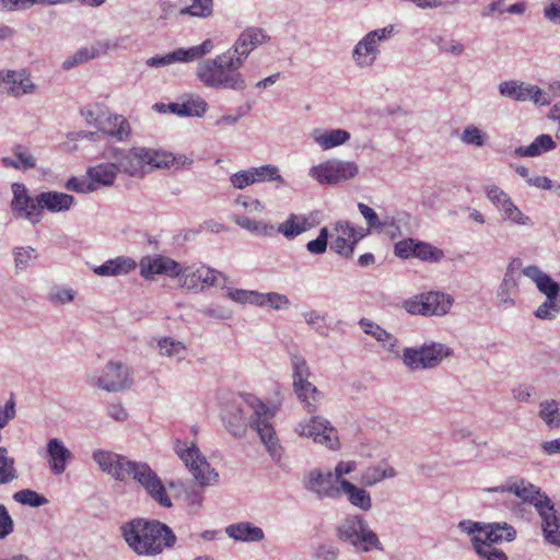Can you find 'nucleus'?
Instances as JSON below:
<instances>
[{
  "label": "nucleus",
  "mask_w": 560,
  "mask_h": 560,
  "mask_svg": "<svg viewBox=\"0 0 560 560\" xmlns=\"http://www.w3.org/2000/svg\"><path fill=\"white\" fill-rule=\"evenodd\" d=\"M93 460L102 471L110 475L118 481L133 480L145 493L163 508H171L172 501L158 474L147 464L136 462L126 456L105 451L95 450L92 453Z\"/></svg>",
  "instance_id": "nucleus-1"
},
{
  "label": "nucleus",
  "mask_w": 560,
  "mask_h": 560,
  "mask_svg": "<svg viewBox=\"0 0 560 560\" xmlns=\"http://www.w3.org/2000/svg\"><path fill=\"white\" fill-rule=\"evenodd\" d=\"M127 545L140 556H156L176 542L173 530L155 520L135 518L120 527Z\"/></svg>",
  "instance_id": "nucleus-2"
},
{
  "label": "nucleus",
  "mask_w": 560,
  "mask_h": 560,
  "mask_svg": "<svg viewBox=\"0 0 560 560\" xmlns=\"http://www.w3.org/2000/svg\"><path fill=\"white\" fill-rule=\"evenodd\" d=\"M13 199L11 209L16 218L25 219L32 224L38 223L43 218V210L63 212L74 203L71 195L59 191H43L32 197L25 185L12 184Z\"/></svg>",
  "instance_id": "nucleus-3"
},
{
  "label": "nucleus",
  "mask_w": 560,
  "mask_h": 560,
  "mask_svg": "<svg viewBox=\"0 0 560 560\" xmlns=\"http://www.w3.org/2000/svg\"><path fill=\"white\" fill-rule=\"evenodd\" d=\"M244 62L232 50L198 63L197 78L208 88L244 91L246 81L240 69Z\"/></svg>",
  "instance_id": "nucleus-4"
},
{
  "label": "nucleus",
  "mask_w": 560,
  "mask_h": 560,
  "mask_svg": "<svg viewBox=\"0 0 560 560\" xmlns=\"http://www.w3.org/2000/svg\"><path fill=\"white\" fill-rule=\"evenodd\" d=\"M337 537L359 552L383 550L377 535L370 528L362 515H348L336 528Z\"/></svg>",
  "instance_id": "nucleus-5"
},
{
  "label": "nucleus",
  "mask_w": 560,
  "mask_h": 560,
  "mask_svg": "<svg viewBox=\"0 0 560 560\" xmlns=\"http://www.w3.org/2000/svg\"><path fill=\"white\" fill-rule=\"evenodd\" d=\"M452 353L453 350L450 347L432 341L420 347L405 348L401 361L411 371L429 370L439 366Z\"/></svg>",
  "instance_id": "nucleus-6"
},
{
  "label": "nucleus",
  "mask_w": 560,
  "mask_h": 560,
  "mask_svg": "<svg viewBox=\"0 0 560 560\" xmlns=\"http://www.w3.org/2000/svg\"><path fill=\"white\" fill-rule=\"evenodd\" d=\"M112 159L117 164L118 172L129 176L143 177L148 170L155 168V150L152 149L114 150Z\"/></svg>",
  "instance_id": "nucleus-7"
},
{
  "label": "nucleus",
  "mask_w": 560,
  "mask_h": 560,
  "mask_svg": "<svg viewBox=\"0 0 560 560\" xmlns=\"http://www.w3.org/2000/svg\"><path fill=\"white\" fill-rule=\"evenodd\" d=\"M175 451L201 487L212 486L218 482L219 474L211 467L206 457L201 455L195 444L187 447L186 444L177 441Z\"/></svg>",
  "instance_id": "nucleus-8"
},
{
  "label": "nucleus",
  "mask_w": 560,
  "mask_h": 560,
  "mask_svg": "<svg viewBox=\"0 0 560 560\" xmlns=\"http://www.w3.org/2000/svg\"><path fill=\"white\" fill-rule=\"evenodd\" d=\"M252 415L249 417V427L253 428L265 444L270 456L276 459L281 456V446L279 445L276 431L269 422L272 413L269 408L260 400H254L250 404Z\"/></svg>",
  "instance_id": "nucleus-9"
},
{
  "label": "nucleus",
  "mask_w": 560,
  "mask_h": 560,
  "mask_svg": "<svg viewBox=\"0 0 560 560\" xmlns=\"http://www.w3.org/2000/svg\"><path fill=\"white\" fill-rule=\"evenodd\" d=\"M393 34V25L369 32L357 43L352 50V59L355 66L359 68L372 67L380 54L378 44L387 40Z\"/></svg>",
  "instance_id": "nucleus-10"
},
{
  "label": "nucleus",
  "mask_w": 560,
  "mask_h": 560,
  "mask_svg": "<svg viewBox=\"0 0 560 560\" xmlns=\"http://www.w3.org/2000/svg\"><path fill=\"white\" fill-rule=\"evenodd\" d=\"M359 172L354 162L328 160L310 170V176L320 184L335 185L353 178Z\"/></svg>",
  "instance_id": "nucleus-11"
},
{
  "label": "nucleus",
  "mask_w": 560,
  "mask_h": 560,
  "mask_svg": "<svg viewBox=\"0 0 560 560\" xmlns=\"http://www.w3.org/2000/svg\"><path fill=\"white\" fill-rule=\"evenodd\" d=\"M295 432L299 435L311 438L314 442L323 444L330 450H335L339 444L336 429L328 420L319 416L299 422L295 427Z\"/></svg>",
  "instance_id": "nucleus-12"
},
{
  "label": "nucleus",
  "mask_w": 560,
  "mask_h": 560,
  "mask_svg": "<svg viewBox=\"0 0 560 560\" xmlns=\"http://www.w3.org/2000/svg\"><path fill=\"white\" fill-rule=\"evenodd\" d=\"M91 384L98 388L116 393L132 385L129 368L120 362H108L100 376L91 377Z\"/></svg>",
  "instance_id": "nucleus-13"
},
{
  "label": "nucleus",
  "mask_w": 560,
  "mask_h": 560,
  "mask_svg": "<svg viewBox=\"0 0 560 560\" xmlns=\"http://www.w3.org/2000/svg\"><path fill=\"white\" fill-rule=\"evenodd\" d=\"M303 486L319 500H336L341 495V487L337 485L330 471L323 472L319 469L310 470L304 476Z\"/></svg>",
  "instance_id": "nucleus-14"
},
{
  "label": "nucleus",
  "mask_w": 560,
  "mask_h": 560,
  "mask_svg": "<svg viewBox=\"0 0 560 560\" xmlns=\"http://www.w3.org/2000/svg\"><path fill=\"white\" fill-rule=\"evenodd\" d=\"M212 48V40L206 39L202 44L198 46H192L189 48H178L164 56L151 57L145 61V65L149 67L158 68L168 66L174 62H190L203 57L205 55L210 52Z\"/></svg>",
  "instance_id": "nucleus-15"
},
{
  "label": "nucleus",
  "mask_w": 560,
  "mask_h": 560,
  "mask_svg": "<svg viewBox=\"0 0 560 560\" xmlns=\"http://www.w3.org/2000/svg\"><path fill=\"white\" fill-rule=\"evenodd\" d=\"M453 304V298L442 292L421 294L418 300L407 303L408 312L422 315H444Z\"/></svg>",
  "instance_id": "nucleus-16"
},
{
  "label": "nucleus",
  "mask_w": 560,
  "mask_h": 560,
  "mask_svg": "<svg viewBox=\"0 0 560 560\" xmlns=\"http://www.w3.org/2000/svg\"><path fill=\"white\" fill-rule=\"evenodd\" d=\"M257 400L255 397L247 395L244 397L243 404H234L223 416V421L231 434L234 436H243L249 425V417L252 415V401Z\"/></svg>",
  "instance_id": "nucleus-17"
},
{
  "label": "nucleus",
  "mask_w": 560,
  "mask_h": 560,
  "mask_svg": "<svg viewBox=\"0 0 560 560\" xmlns=\"http://www.w3.org/2000/svg\"><path fill=\"white\" fill-rule=\"evenodd\" d=\"M34 90L35 84L25 71H0V94L20 97L32 93Z\"/></svg>",
  "instance_id": "nucleus-18"
},
{
  "label": "nucleus",
  "mask_w": 560,
  "mask_h": 560,
  "mask_svg": "<svg viewBox=\"0 0 560 560\" xmlns=\"http://www.w3.org/2000/svg\"><path fill=\"white\" fill-rule=\"evenodd\" d=\"M269 40L270 36L264 28L250 26L240 34L233 47L229 50H232V52L244 62L254 49Z\"/></svg>",
  "instance_id": "nucleus-19"
},
{
  "label": "nucleus",
  "mask_w": 560,
  "mask_h": 560,
  "mask_svg": "<svg viewBox=\"0 0 560 560\" xmlns=\"http://www.w3.org/2000/svg\"><path fill=\"white\" fill-rule=\"evenodd\" d=\"M141 276L149 279L155 275H165L172 278L179 277L182 266L174 259L161 255L147 256L140 260Z\"/></svg>",
  "instance_id": "nucleus-20"
},
{
  "label": "nucleus",
  "mask_w": 560,
  "mask_h": 560,
  "mask_svg": "<svg viewBox=\"0 0 560 560\" xmlns=\"http://www.w3.org/2000/svg\"><path fill=\"white\" fill-rule=\"evenodd\" d=\"M160 112H165V107L175 115L184 117H202L208 109L207 102L199 95H189L182 102L170 103L168 105L155 104Z\"/></svg>",
  "instance_id": "nucleus-21"
},
{
  "label": "nucleus",
  "mask_w": 560,
  "mask_h": 560,
  "mask_svg": "<svg viewBox=\"0 0 560 560\" xmlns=\"http://www.w3.org/2000/svg\"><path fill=\"white\" fill-rule=\"evenodd\" d=\"M488 492H513L516 497L522 499L524 502H529L535 505V502L546 497L540 494L539 489L534 485L525 481L524 479L510 480L506 485H502L494 488L485 489Z\"/></svg>",
  "instance_id": "nucleus-22"
},
{
  "label": "nucleus",
  "mask_w": 560,
  "mask_h": 560,
  "mask_svg": "<svg viewBox=\"0 0 560 560\" xmlns=\"http://www.w3.org/2000/svg\"><path fill=\"white\" fill-rule=\"evenodd\" d=\"M47 455L49 468L55 475H61L66 470L68 462L73 457L63 442L57 438L48 441Z\"/></svg>",
  "instance_id": "nucleus-23"
},
{
  "label": "nucleus",
  "mask_w": 560,
  "mask_h": 560,
  "mask_svg": "<svg viewBox=\"0 0 560 560\" xmlns=\"http://www.w3.org/2000/svg\"><path fill=\"white\" fill-rule=\"evenodd\" d=\"M535 508L542 520L545 539L552 538L560 528V518L557 516L553 503L548 497H542L535 502Z\"/></svg>",
  "instance_id": "nucleus-24"
},
{
  "label": "nucleus",
  "mask_w": 560,
  "mask_h": 560,
  "mask_svg": "<svg viewBox=\"0 0 560 560\" xmlns=\"http://www.w3.org/2000/svg\"><path fill=\"white\" fill-rule=\"evenodd\" d=\"M516 537V529L505 522H492L486 523L483 529V537L481 541L485 546H491L494 544H501L503 541H513Z\"/></svg>",
  "instance_id": "nucleus-25"
},
{
  "label": "nucleus",
  "mask_w": 560,
  "mask_h": 560,
  "mask_svg": "<svg viewBox=\"0 0 560 560\" xmlns=\"http://www.w3.org/2000/svg\"><path fill=\"white\" fill-rule=\"evenodd\" d=\"M97 130L119 141L127 139L131 132L130 125L124 116L110 114L108 110Z\"/></svg>",
  "instance_id": "nucleus-26"
},
{
  "label": "nucleus",
  "mask_w": 560,
  "mask_h": 560,
  "mask_svg": "<svg viewBox=\"0 0 560 560\" xmlns=\"http://www.w3.org/2000/svg\"><path fill=\"white\" fill-rule=\"evenodd\" d=\"M523 273L535 282L539 292L545 294L546 298L560 296V283L542 272L537 266L530 265L525 267Z\"/></svg>",
  "instance_id": "nucleus-27"
},
{
  "label": "nucleus",
  "mask_w": 560,
  "mask_h": 560,
  "mask_svg": "<svg viewBox=\"0 0 560 560\" xmlns=\"http://www.w3.org/2000/svg\"><path fill=\"white\" fill-rule=\"evenodd\" d=\"M225 533L230 538L245 542H258L265 538L264 530L249 522L231 524Z\"/></svg>",
  "instance_id": "nucleus-28"
},
{
  "label": "nucleus",
  "mask_w": 560,
  "mask_h": 560,
  "mask_svg": "<svg viewBox=\"0 0 560 560\" xmlns=\"http://www.w3.org/2000/svg\"><path fill=\"white\" fill-rule=\"evenodd\" d=\"M117 173L118 168L114 160L110 163H101L89 167L86 171L90 183L94 184L95 191L103 186H112Z\"/></svg>",
  "instance_id": "nucleus-29"
},
{
  "label": "nucleus",
  "mask_w": 560,
  "mask_h": 560,
  "mask_svg": "<svg viewBox=\"0 0 560 560\" xmlns=\"http://www.w3.org/2000/svg\"><path fill=\"white\" fill-rule=\"evenodd\" d=\"M136 267V261L130 257L118 256L114 259L106 260L101 266L94 267L93 271L101 277H116L127 275Z\"/></svg>",
  "instance_id": "nucleus-30"
},
{
  "label": "nucleus",
  "mask_w": 560,
  "mask_h": 560,
  "mask_svg": "<svg viewBox=\"0 0 560 560\" xmlns=\"http://www.w3.org/2000/svg\"><path fill=\"white\" fill-rule=\"evenodd\" d=\"M397 476L395 468L387 460H381L374 466L366 467L362 474L360 481L365 487H374L385 479H392Z\"/></svg>",
  "instance_id": "nucleus-31"
},
{
  "label": "nucleus",
  "mask_w": 560,
  "mask_h": 560,
  "mask_svg": "<svg viewBox=\"0 0 560 560\" xmlns=\"http://www.w3.org/2000/svg\"><path fill=\"white\" fill-rule=\"evenodd\" d=\"M360 327L366 335L374 337L390 353L397 354L398 340L392 334L383 329L376 323L362 318L359 322Z\"/></svg>",
  "instance_id": "nucleus-32"
},
{
  "label": "nucleus",
  "mask_w": 560,
  "mask_h": 560,
  "mask_svg": "<svg viewBox=\"0 0 560 560\" xmlns=\"http://www.w3.org/2000/svg\"><path fill=\"white\" fill-rule=\"evenodd\" d=\"M311 137L323 150H328L346 143L350 139V133L343 129H314Z\"/></svg>",
  "instance_id": "nucleus-33"
},
{
  "label": "nucleus",
  "mask_w": 560,
  "mask_h": 560,
  "mask_svg": "<svg viewBox=\"0 0 560 560\" xmlns=\"http://www.w3.org/2000/svg\"><path fill=\"white\" fill-rule=\"evenodd\" d=\"M340 487L352 506L364 512L372 509V498L364 488L357 487L349 480H340Z\"/></svg>",
  "instance_id": "nucleus-34"
},
{
  "label": "nucleus",
  "mask_w": 560,
  "mask_h": 560,
  "mask_svg": "<svg viewBox=\"0 0 560 560\" xmlns=\"http://www.w3.org/2000/svg\"><path fill=\"white\" fill-rule=\"evenodd\" d=\"M294 393L308 412L317 409V404L323 399V394L308 380L293 384Z\"/></svg>",
  "instance_id": "nucleus-35"
},
{
  "label": "nucleus",
  "mask_w": 560,
  "mask_h": 560,
  "mask_svg": "<svg viewBox=\"0 0 560 560\" xmlns=\"http://www.w3.org/2000/svg\"><path fill=\"white\" fill-rule=\"evenodd\" d=\"M313 224L304 215L291 213L289 218L278 225L277 232L285 238L292 240L312 229Z\"/></svg>",
  "instance_id": "nucleus-36"
},
{
  "label": "nucleus",
  "mask_w": 560,
  "mask_h": 560,
  "mask_svg": "<svg viewBox=\"0 0 560 560\" xmlns=\"http://www.w3.org/2000/svg\"><path fill=\"white\" fill-rule=\"evenodd\" d=\"M556 148V142L549 135L538 136L529 145L518 147L515 149L517 156H538L549 152Z\"/></svg>",
  "instance_id": "nucleus-37"
},
{
  "label": "nucleus",
  "mask_w": 560,
  "mask_h": 560,
  "mask_svg": "<svg viewBox=\"0 0 560 560\" xmlns=\"http://www.w3.org/2000/svg\"><path fill=\"white\" fill-rule=\"evenodd\" d=\"M15 159L4 156L1 159L3 166L15 170H31L36 166L35 158L28 153V150L22 145L13 148Z\"/></svg>",
  "instance_id": "nucleus-38"
},
{
  "label": "nucleus",
  "mask_w": 560,
  "mask_h": 560,
  "mask_svg": "<svg viewBox=\"0 0 560 560\" xmlns=\"http://www.w3.org/2000/svg\"><path fill=\"white\" fill-rule=\"evenodd\" d=\"M517 280V277H510V275H504V278L497 292L498 306L500 308L506 310L514 306L515 302L512 299V295L516 293Z\"/></svg>",
  "instance_id": "nucleus-39"
},
{
  "label": "nucleus",
  "mask_w": 560,
  "mask_h": 560,
  "mask_svg": "<svg viewBox=\"0 0 560 560\" xmlns=\"http://www.w3.org/2000/svg\"><path fill=\"white\" fill-rule=\"evenodd\" d=\"M194 161L183 154H173L166 151H155V168H190Z\"/></svg>",
  "instance_id": "nucleus-40"
},
{
  "label": "nucleus",
  "mask_w": 560,
  "mask_h": 560,
  "mask_svg": "<svg viewBox=\"0 0 560 560\" xmlns=\"http://www.w3.org/2000/svg\"><path fill=\"white\" fill-rule=\"evenodd\" d=\"M539 418L551 429L560 427L559 402L557 400H544L539 405Z\"/></svg>",
  "instance_id": "nucleus-41"
},
{
  "label": "nucleus",
  "mask_w": 560,
  "mask_h": 560,
  "mask_svg": "<svg viewBox=\"0 0 560 560\" xmlns=\"http://www.w3.org/2000/svg\"><path fill=\"white\" fill-rule=\"evenodd\" d=\"M358 209L362 217L365 219L369 230L384 232L387 226H396L394 220L386 219L382 221L377 213L363 202L358 203Z\"/></svg>",
  "instance_id": "nucleus-42"
},
{
  "label": "nucleus",
  "mask_w": 560,
  "mask_h": 560,
  "mask_svg": "<svg viewBox=\"0 0 560 560\" xmlns=\"http://www.w3.org/2000/svg\"><path fill=\"white\" fill-rule=\"evenodd\" d=\"M249 170L254 184L264 182H277L279 184H284V179L280 175L279 168L275 165L266 164L258 167H250Z\"/></svg>",
  "instance_id": "nucleus-43"
},
{
  "label": "nucleus",
  "mask_w": 560,
  "mask_h": 560,
  "mask_svg": "<svg viewBox=\"0 0 560 560\" xmlns=\"http://www.w3.org/2000/svg\"><path fill=\"white\" fill-rule=\"evenodd\" d=\"M202 278V266L194 267L188 266L182 268V272L179 275V282L183 288L188 290H202L203 285H201Z\"/></svg>",
  "instance_id": "nucleus-44"
},
{
  "label": "nucleus",
  "mask_w": 560,
  "mask_h": 560,
  "mask_svg": "<svg viewBox=\"0 0 560 560\" xmlns=\"http://www.w3.org/2000/svg\"><path fill=\"white\" fill-rule=\"evenodd\" d=\"M18 478L14 458L8 456L5 447H0V485H7Z\"/></svg>",
  "instance_id": "nucleus-45"
},
{
  "label": "nucleus",
  "mask_w": 560,
  "mask_h": 560,
  "mask_svg": "<svg viewBox=\"0 0 560 560\" xmlns=\"http://www.w3.org/2000/svg\"><path fill=\"white\" fill-rule=\"evenodd\" d=\"M101 50L94 46L80 48L73 56L62 62L63 70H70L73 67L98 57Z\"/></svg>",
  "instance_id": "nucleus-46"
},
{
  "label": "nucleus",
  "mask_w": 560,
  "mask_h": 560,
  "mask_svg": "<svg viewBox=\"0 0 560 560\" xmlns=\"http://www.w3.org/2000/svg\"><path fill=\"white\" fill-rule=\"evenodd\" d=\"M471 544L475 551L483 559V560H508L506 555L491 546H485L481 541V536L475 535L471 538Z\"/></svg>",
  "instance_id": "nucleus-47"
},
{
  "label": "nucleus",
  "mask_w": 560,
  "mask_h": 560,
  "mask_svg": "<svg viewBox=\"0 0 560 560\" xmlns=\"http://www.w3.org/2000/svg\"><path fill=\"white\" fill-rule=\"evenodd\" d=\"M443 250L429 243L416 241L415 256L423 261L436 262L443 258Z\"/></svg>",
  "instance_id": "nucleus-48"
},
{
  "label": "nucleus",
  "mask_w": 560,
  "mask_h": 560,
  "mask_svg": "<svg viewBox=\"0 0 560 560\" xmlns=\"http://www.w3.org/2000/svg\"><path fill=\"white\" fill-rule=\"evenodd\" d=\"M235 223L238 226L252 233H256L264 236L270 235L275 231L273 225L268 224L264 221L253 220L247 217H236Z\"/></svg>",
  "instance_id": "nucleus-49"
},
{
  "label": "nucleus",
  "mask_w": 560,
  "mask_h": 560,
  "mask_svg": "<svg viewBox=\"0 0 560 560\" xmlns=\"http://www.w3.org/2000/svg\"><path fill=\"white\" fill-rule=\"evenodd\" d=\"M160 353L165 357H176L177 360L185 359L186 347L171 337H165L159 341Z\"/></svg>",
  "instance_id": "nucleus-50"
},
{
  "label": "nucleus",
  "mask_w": 560,
  "mask_h": 560,
  "mask_svg": "<svg viewBox=\"0 0 560 560\" xmlns=\"http://www.w3.org/2000/svg\"><path fill=\"white\" fill-rule=\"evenodd\" d=\"M15 268L20 271L26 270L37 258L33 247H15L13 249Z\"/></svg>",
  "instance_id": "nucleus-51"
},
{
  "label": "nucleus",
  "mask_w": 560,
  "mask_h": 560,
  "mask_svg": "<svg viewBox=\"0 0 560 560\" xmlns=\"http://www.w3.org/2000/svg\"><path fill=\"white\" fill-rule=\"evenodd\" d=\"M560 312V296L546 298L545 302L535 311V316L540 319H553Z\"/></svg>",
  "instance_id": "nucleus-52"
},
{
  "label": "nucleus",
  "mask_w": 560,
  "mask_h": 560,
  "mask_svg": "<svg viewBox=\"0 0 560 560\" xmlns=\"http://www.w3.org/2000/svg\"><path fill=\"white\" fill-rule=\"evenodd\" d=\"M13 499L21 504L33 508H38L48 503V500L44 495L31 489H24L15 492L13 494Z\"/></svg>",
  "instance_id": "nucleus-53"
},
{
  "label": "nucleus",
  "mask_w": 560,
  "mask_h": 560,
  "mask_svg": "<svg viewBox=\"0 0 560 560\" xmlns=\"http://www.w3.org/2000/svg\"><path fill=\"white\" fill-rule=\"evenodd\" d=\"M107 108L102 104H92L81 108L80 113L89 126L98 128Z\"/></svg>",
  "instance_id": "nucleus-54"
},
{
  "label": "nucleus",
  "mask_w": 560,
  "mask_h": 560,
  "mask_svg": "<svg viewBox=\"0 0 560 560\" xmlns=\"http://www.w3.org/2000/svg\"><path fill=\"white\" fill-rule=\"evenodd\" d=\"M460 140L465 144L482 147L486 143L487 135L477 126L469 125L463 130Z\"/></svg>",
  "instance_id": "nucleus-55"
},
{
  "label": "nucleus",
  "mask_w": 560,
  "mask_h": 560,
  "mask_svg": "<svg viewBox=\"0 0 560 560\" xmlns=\"http://www.w3.org/2000/svg\"><path fill=\"white\" fill-rule=\"evenodd\" d=\"M505 220H510L517 224L526 225L529 223V218L525 217L521 210L512 202L509 198L508 202L502 205L501 208L498 209Z\"/></svg>",
  "instance_id": "nucleus-56"
},
{
  "label": "nucleus",
  "mask_w": 560,
  "mask_h": 560,
  "mask_svg": "<svg viewBox=\"0 0 560 560\" xmlns=\"http://www.w3.org/2000/svg\"><path fill=\"white\" fill-rule=\"evenodd\" d=\"M291 364L293 369V384L307 381L311 376V371L306 360L299 354L291 357Z\"/></svg>",
  "instance_id": "nucleus-57"
},
{
  "label": "nucleus",
  "mask_w": 560,
  "mask_h": 560,
  "mask_svg": "<svg viewBox=\"0 0 560 560\" xmlns=\"http://www.w3.org/2000/svg\"><path fill=\"white\" fill-rule=\"evenodd\" d=\"M335 231L339 233L338 236H345L352 241V245H355L365 235L362 229L354 228L348 221L336 222Z\"/></svg>",
  "instance_id": "nucleus-58"
},
{
  "label": "nucleus",
  "mask_w": 560,
  "mask_h": 560,
  "mask_svg": "<svg viewBox=\"0 0 560 560\" xmlns=\"http://www.w3.org/2000/svg\"><path fill=\"white\" fill-rule=\"evenodd\" d=\"M228 296L232 301L240 303V304L250 303V304L257 305V303H261L259 301V299H261L260 293H258L256 291H248V290H242V289H229Z\"/></svg>",
  "instance_id": "nucleus-59"
},
{
  "label": "nucleus",
  "mask_w": 560,
  "mask_h": 560,
  "mask_svg": "<svg viewBox=\"0 0 560 560\" xmlns=\"http://www.w3.org/2000/svg\"><path fill=\"white\" fill-rule=\"evenodd\" d=\"M66 189L78 194H90L95 191L94 184L90 183L89 177H70L66 184Z\"/></svg>",
  "instance_id": "nucleus-60"
},
{
  "label": "nucleus",
  "mask_w": 560,
  "mask_h": 560,
  "mask_svg": "<svg viewBox=\"0 0 560 560\" xmlns=\"http://www.w3.org/2000/svg\"><path fill=\"white\" fill-rule=\"evenodd\" d=\"M192 16L207 18L212 13V0H192V3L183 10Z\"/></svg>",
  "instance_id": "nucleus-61"
},
{
  "label": "nucleus",
  "mask_w": 560,
  "mask_h": 560,
  "mask_svg": "<svg viewBox=\"0 0 560 560\" xmlns=\"http://www.w3.org/2000/svg\"><path fill=\"white\" fill-rule=\"evenodd\" d=\"M260 298L261 299H259V301L261 303H257L259 306L269 305L275 310H281L282 307H287L290 304L287 295L277 292H270L267 294L260 293Z\"/></svg>",
  "instance_id": "nucleus-62"
},
{
  "label": "nucleus",
  "mask_w": 560,
  "mask_h": 560,
  "mask_svg": "<svg viewBox=\"0 0 560 560\" xmlns=\"http://www.w3.org/2000/svg\"><path fill=\"white\" fill-rule=\"evenodd\" d=\"M328 235H329L328 229L327 228H322L319 230V234H318L317 238H315L313 241H310L306 244V249L311 254H314V255H322V254H324L326 252V249H327Z\"/></svg>",
  "instance_id": "nucleus-63"
},
{
  "label": "nucleus",
  "mask_w": 560,
  "mask_h": 560,
  "mask_svg": "<svg viewBox=\"0 0 560 560\" xmlns=\"http://www.w3.org/2000/svg\"><path fill=\"white\" fill-rule=\"evenodd\" d=\"M354 246L355 245H352V241H349L345 236H337L331 242L330 248L338 255L350 258L353 255Z\"/></svg>",
  "instance_id": "nucleus-64"
}]
</instances>
